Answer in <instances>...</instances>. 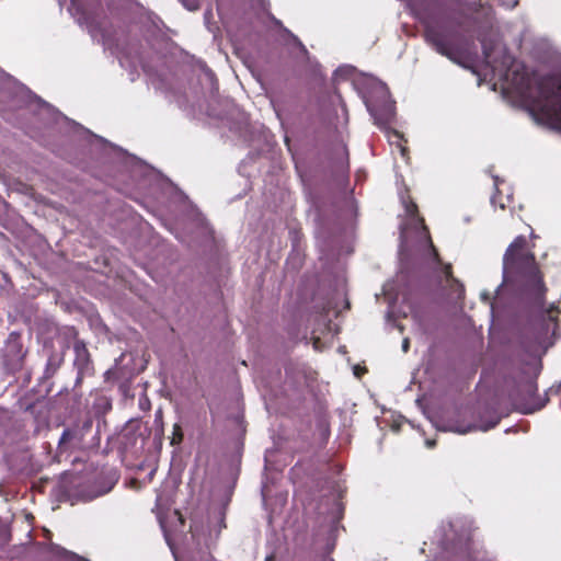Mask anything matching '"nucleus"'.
I'll list each match as a JSON object with an SVG mask.
<instances>
[{"instance_id": "nucleus-23", "label": "nucleus", "mask_w": 561, "mask_h": 561, "mask_svg": "<svg viewBox=\"0 0 561 561\" xmlns=\"http://www.w3.org/2000/svg\"><path fill=\"white\" fill-rule=\"evenodd\" d=\"M182 440V433H181V427L175 424L174 425V435H173V438H172V444H178Z\"/></svg>"}, {"instance_id": "nucleus-31", "label": "nucleus", "mask_w": 561, "mask_h": 561, "mask_svg": "<svg viewBox=\"0 0 561 561\" xmlns=\"http://www.w3.org/2000/svg\"><path fill=\"white\" fill-rule=\"evenodd\" d=\"M67 122H68V123H71L73 126H76V127H78V128H81V130H84V127L80 126L78 123H76V122H73V121H70L69 118H68V121H67ZM87 130H88V129H85V131H87Z\"/></svg>"}, {"instance_id": "nucleus-40", "label": "nucleus", "mask_w": 561, "mask_h": 561, "mask_svg": "<svg viewBox=\"0 0 561 561\" xmlns=\"http://www.w3.org/2000/svg\"><path fill=\"white\" fill-rule=\"evenodd\" d=\"M504 285H505V283H502V284L500 285L499 289L503 288V287H504Z\"/></svg>"}, {"instance_id": "nucleus-37", "label": "nucleus", "mask_w": 561, "mask_h": 561, "mask_svg": "<svg viewBox=\"0 0 561 561\" xmlns=\"http://www.w3.org/2000/svg\"><path fill=\"white\" fill-rule=\"evenodd\" d=\"M262 494L265 497V495H266V488L265 486H263V489H262Z\"/></svg>"}, {"instance_id": "nucleus-21", "label": "nucleus", "mask_w": 561, "mask_h": 561, "mask_svg": "<svg viewBox=\"0 0 561 561\" xmlns=\"http://www.w3.org/2000/svg\"><path fill=\"white\" fill-rule=\"evenodd\" d=\"M171 233H174L175 238L180 242L191 245L190 237L186 234V232H179V231L171 230Z\"/></svg>"}, {"instance_id": "nucleus-26", "label": "nucleus", "mask_w": 561, "mask_h": 561, "mask_svg": "<svg viewBox=\"0 0 561 561\" xmlns=\"http://www.w3.org/2000/svg\"><path fill=\"white\" fill-rule=\"evenodd\" d=\"M213 16V12L210 9L206 10L205 13H204V20H205V23L208 24L209 23V20L211 19Z\"/></svg>"}, {"instance_id": "nucleus-38", "label": "nucleus", "mask_w": 561, "mask_h": 561, "mask_svg": "<svg viewBox=\"0 0 561 561\" xmlns=\"http://www.w3.org/2000/svg\"><path fill=\"white\" fill-rule=\"evenodd\" d=\"M118 61H119V65H121L122 67H124L123 59H122V58H118Z\"/></svg>"}, {"instance_id": "nucleus-10", "label": "nucleus", "mask_w": 561, "mask_h": 561, "mask_svg": "<svg viewBox=\"0 0 561 561\" xmlns=\"http://www.w3.org/2000/svg\"><path fill=\"white\" fill-rule=\"evenodd\" d=\"M91 428V424L88 422L82 427L66 428L58 443L59 454L72 449H79L82 447L84 439V432Z\"/></svg>"}, {"instance_id": "nucleus-34", "label": "nucleus", "mask_w": 561, "mask_h": 561, "mask_svg": "<svg viewBox=\"0 0 561 561\" xmlns=\"http://www.w3.org/2000/svg\"><path fill=\"white\" fill-rule=\"evenodd\" d=\"M558 252H559L558 249L550 250L549 252L546 253V256H548L550 254H558Z\"/></svg>"}, {"instance_id": "nucleus-29", "label": "nucleus", "mask_w": 561, "mask_h": 561, "mask_svg": "<svg viewBox=\"0 0 561 561\" xmlns=\"http://www.w3.org/2000/svg\"><path fill=\"white\" fill-rule=\"evenodd\" d=\"M394 283H387L386 286L383 287V294L387 295L388 291L390 290V287L391 285H393Z\"/></svg>"}, {"instance_id": "nucleus-35", "label": "nucleus", "mask_w": 561, "mask_h": 561, "mask_svg": "<svg viewBox=\"0 0 561 561\" xmlns=\"http://www.w3.org/2000/svg\"><path fill=\"white\" fill-rule=\"evenodd\" d=\"M274 559V556L273 554H270L265 558V561H272Z\"/></svg>"}, {"instance_id": "nucleus-27", "label": "nucleus", "mask_w": 561, "mask_h": 561, "mask_svg": "<svg viewBox=\"0 0 561 561\" xmlns=\"http://www.w3.org/2000/svg\"><path fill=\"white\" fill-rule=\"evenodd\" d=\"M409 345H410L409 340L404 339L403 342H402V350H403V352H408Z\"/></svg>"}, {"instance_id": "nucleus-25", "label": "nucleus", "mask_w": 561, "mask_h": 561, "mask_svg": "<svg viewBox=\"0 0 561 561\" xmlns=\"http://www.w3.org/2000/svg\"><path fill=\"white\" fill-rule=\"evenodd\" d=\"M482 50H483V55H484V58L486 60H489L491 58V54L489 51V48L486 47V45L484 44V42H482Z\"/></svg>"}, {"instance_id": "nucleus-36", "label": "nucleus", "mask_w": 561, "mask_h": 561, "mask_svg": "<svg viewBox=\"0 0 561 561\" xmlns=\"http://www.w3.org/2000/svg\"><path fill=\"white\" fill-rule=\"evenodd\" d=\"M274 22H275L276 25H279V26L283 27L282 22L279 20L274 19Z\"/></svg>"}, {"instance_id": "nucleus-9", "label": "nucleus", "mask_w": 561, "mask_h": 561, "mask_svg": "<svg viewBox=\"0 0 561 561\" xmlns=\"http://www.w3.org/2000/svg\"><path fill=\"white\" fill-rule=\"evenodd\" d=\"M537 385L529 380L523 385V390L516 398V403L523 413H533L545 407L546 400H541L536 396Z\"/></svg>"}, {"instance_id": "nucleus-13", "label": "nucleus", "mask_w": 561, "mask_h": 561, "mask_svg": "<svg viewBox=\"0 0 561 561\" xmlns=\"http://www.w3.org/2000/svg\"><path fill=\"white\" fill-rule=\"evenodd\" d=\"M75 351V365L78 368L79 375L83 376L90 370V355L83 342L78 341L73 345Z\"/></svg>"}, {"instance_id": "nucleus-5", "label": "nucleus", "mask_w": 561, "mask_h": 561, "mask_svg": "<svg viewBox=\"0 0 561 561\" xmlns=\"http://www.w3.org/2000/svg\"><path fill=\"white\" fill-rule=\"evenodd\" d=\"M541 265L528 249L525 236H517L506 248L502 259V280H543Z\"/></svg>"}, {"instance_id": "nucleus-12", "label": "nucleus", "mask_w": 561, "mask_h": 561, "mask_svg": "<svg viewBox=\"0 0 561 561\" xmlns=\"http://www.w3.org/2000/svg\"><path fill=\"white\" fill-rule=\"evenodd\" d=\"M499 422H500V416L496 415L495 413H492V414H490L488 422L480 421L478 424L468 425V426L450 424V425L439 426L438 430L444 431V432L450 431V432H455L458 434H466V433H469L474 430L486 432V431L495 427L499 424Z\"/></svg>"}, {"instance_id": "nucleus-16", "label": "nucleus", "mask_w": 561, "mask_h": 561, "mask_svg": "<svg viewBox=\"0 0 561 561\" xmlns=\"http://www.w3.org/2000/svg\"><path fill=\"white\" fill-rule=\"evenodd\" d=\"M284 33L290 38L291 43L305 55H308V50L306 46L301 43V41L293 34L288 28L283 27Z\"/></svg>"}, {"instance_id": "nucleus-3", "label": "nucleus", "mask_w": 561, "mask_h": 561, "mask_svg": "<svg viewBox=\"0 0 561 561\" xmlns=\"http://www.w3.org/2000/svg\"><path fill=\"white\" fill-rule=\"evenodd\" d=\"M424 39L437 54L451 62L467 67L473 41L460 30V22L446 15H428L423 19Z\"/></svg>"}, {"instance_id": "nucleus-28", "label": "nucleus", "mask_w": 561, "mask_h": 561, "mask_svg": "<svg viewBox=\"0 0 561 561\" xmlns=\"http://www.w3.org/2000/svg\"><path fill=\"white\" fill-rule=\"evenodd\" d=\"M536 291L537 293H542L545 290L543 288V283H536Z\"/></svg>"}, {"instance_id": "nucleus-7", "label": "nucleus", "mask_w": 561, "mask_h": 561, "mask_svg": "<svg viewBox=\"0 0 561 561\" xmlns=\"http://www.w3.org/2000/svg\"><path fill=\"white\" fill-rule=\"evenodd\" d=\"M226 528L225 512L219 508L213 512L208 517L207 525L194 523L191 527L192 538L196 541L199 549L203 547L209 549L216 545L221 530Z\"/></svg>"}, {"instance_id": "nucleus-4", "label": "nucleus", "mask_w": 561, "mask_h": 561, "mask_svg": "<svg viewBox=\"0 0 561 561\" xmlns=\"http://www.w3.org/2000/svg\"><path fill=\"white\" fill-rule=\"evenodd\" d=\"M355 87L375 125L386 134L389 144L396 146L404 158L407 148L401 144L403 135L390 127L396 118V102L391 99L387 84L378 78L363 77L355 81Z\"/></svg>"}, {"instance_id": "nucleus-39", "label": "nucleus", "mask_w": 561, "mask_h": 561, "mask_svg": "<svg viewBox=\"0 0 561 561\" xmlns=\"http://www.w3.org/2000/svg\"><path fill=\"white\" fill-rule=\"evenodd\" d=\"M499 206H500V208H501V209H504V208H505V205H504L503 203H500V205H499Z\"/></svg>"}, {"instance_id": "nucleus-19", "label": "nucleus", "mask_w": 561, "mask_h": 561, "mask_svg": "<svg viewBox=\"0 0 561 561\" xmlns=\"http://www.w3.org/2000/svg\"><path fill=\"white\" fill-rule=\"evenodd\" d=\"M183 7L188 11H196L199 9L198 0H180Z\"/></svg>"}, {"instance_id": "nucleus-32", "label": "nucleus", "mask_w": 561, "mask_h": 561, "mask_svg": "<svg viewBox=\"0 0 561 561\" xmlns=\"http://www.w3.org/2000/svg\"><path fill=\"white\" fill-rule=\"evenodd\" d=\"M425 444H426V446H427L428 448H432V447H434V446H435V440L427 439V440L425 442Z\"/></svg>"}, {"instance_id": "nucleus-6", "label": "nucleus", "mask_w": 561, "mask_h": 561, "mask_svg": "<svg viewBox=\"0 0 561 561\" xmlns=\"http://www.w3.org/2000/svg\"><path fill=\"white\" fill-rule=\"evenodd\" d=\"M175 197L183 203V207L186 210L181 225H183L185 229H190L188 232L192 234L190 238L191 245L193 243L201 244L210 242L213 240L211 229L201 211L192 205L183 192H176Z\"/></svg>"}, {"instance_id": "nucleus-1", "label": "nucleus", "mask_w": 561, "mask_h": 561, "mask_svg": "<svg viewBox=\"0 0 561 561\" xmlns=\"http://www.w3.org/2000/svg\"><path fill=\"white\" fill-rule=\"evenodd\" d=\"M400 198L405 216L400 225V267L430 271L432 280H459L451 277V265L440 261L416 204L404 195Z\"/></svg>"}, {"instance_id": "nucleus-8", "label": "nucleus", "mask_w": 561, "mask_h": 561, "mask_svg": "<svg viewBox=\"0 0 561 561\" xmlns=\"http://www.w3.org/2000/svg\"><path fill=\"white\" fill-rule=\"evenodd\" d=\"M67 0H58L60 7L66 4ZM69 5L67 8L69 14L76 20V22L88 31L92 38L96 37L99 24L94 16L88 11L80 0H68Z\"/></svg>"}, {"instance_id": "nucleus-41", "label": "nucleus", "mask_w": 561, "mask_h": 561, "mask_svg": "<svg viewBox=\"0 0 561 561\" xmlns=\"http://www.w3.org/2000/svg\"><path fill=\"white\" fill-rule=\"evenodd\" d=\"M559 256H560V259H561V254H560Z\"/></svg>"}, {"instance_id": "nucleus-11", "label": "nucleus", "mask_w": 561, "mask_h": 561, "mask_svg": "<svg viewBox=\"0 0 561 561\" xmlns=\"http://www.w3.org/2000/svg\"><path fill=\"white\" fill-rule=\"evenodd\" d=\"M320 247V260L323 262V267L328 272V274H333L335 271H342L344 264L342 263L340 256L342 252L344 254H350L353 249L347 247L346 249L339 250L337 253L333 249H329V244L322 243Z\"/></svg>"}, {"instance_id": "nucleus-22", "label": "nucleus", "mask_w": 561, "mask_h": 561, "mask_svg": "<svg viewBox=\"0 0 561 561\" xmlns=\"http://www.w3.org/2000/svg\"><path fill=\"white\" fill-rule=\"evenodd\" d=\"M156 508H157V518H158L161 527L164 528L163 518H162L161 497L160 496H158V499H157Z\"/></svg>"}, {"instance_id": "nucleus-14", "label": "nucleus", "mask_w": 561, "mask_h": 561, "mask_svg": "<svg viewBox=\"0 0 561 561\" xmlns=\"http://www.w3.org/2000/svg\"><path fill=\"white\" fill-rule=\"evenodd\" d=\"M334 77L336 80H351L352 81V85L354 88V90L358 93V90L357 88L355 87V81L359 78H374L373 76H368V75H365V73H358L356 68L351 66V65H343V66H340L335 71H334Z\"/></svg>"}, {"instance_id": "nucleus-24", "label": "nucleus", "mask_w": 561, "mask_h": 561, "mask_svg": "<svg viewBox=\"0 0 561 561\" xmlns=\"http://www.w3.org/2000/svg\"><path fill=\"white\" fill-rule=\"evenodd\" d=\"M87 133H88V134H90L92 137H94V138L99 139L100 141H102V142H104V144H107V145H110V146H112V147H114V148H117L116 146H114V145L110 144V142H108L106 139H104L103 137H100V136H98V135H95V134H92V133H90L89 130H87Z\"/></svg>"}, {"instance_id": "nucleus-33", "label": "nucleus", "mask_w": 561, "mask_h": 561, "mask_svg": "<svg viewBox=\"0 0 561 561\" xmlns=\"http://www.w3.org/2000/svg\"><path fill=\"white\" fill-rule=\"evenodd\" d=\"M335 508H336L337 514H341V513H342V510H343V508H342L341 503H335Z\"/></svg>"}, {"instance_id": "nucleus-30", "label": "nucleus", "mask_w": 561, "mask_h": 561, "mask_svg": "<svg viewBox=\"0 0 561 561\" xmlns=\"http://www.w3.org/2000/svg\"><path fill=\"white\" fill-rule=\"evenodd\" d=\"M450 527H451L453 531H455V534H456V535L459 537V539L461 540V539L463 538V535H462V534L458 535V531H457L456 526H455L454 524H450Z\"/></svg>"}, {"instance_id": "nucleus-18", "label": "nucleus", "mask_w": 561, "mask_h": 561, "mask_svg": "<svg viewBox=\"0 0 561 561\" xmlns=\"http://www.w3.org/2000/svg\"><path fill=\"white\" fill-rule=\"evenodd\" d=\"M93 41H96V42H101L103 47H104V50H107V49H112L111 48V45H110V39L106 37V35L101 31V28L99 27L98 32H96V37L95 38H92ZM111 54H114V50H111Z\"/></svg>"}, {"instance_id": "nucleus-17", "label": "nucleus", "mask_w": 561, "mask_h": 561, "mask_svg": "<svg viewBox=\"0 0 561 561\" xmlns=\"http://www.w3.org/2000/svg\"><path fill=\"white\" fill-rule=\"evenodd\" d=\"M553 309H554V307L551 306V308L549 310H547V316H548V320H549V323L547 324V332L550 331V327H551L552 335H554L557 333V328H558V324L556 322V316L553 313Z\"/></svg>"}, {"instance_id": "nucleus-2", "label": "nucleus", "mask_w": 561, "mask_h": 561, "mask_svg": "<svg viewBox=\"0 0 561 561\" xmlns=\"http://www.w3.org/2000/svg\"><path fill=\"white\" fill-rule=\"evenodd\" d=\"M505 89H513L528 103V112L541 125L561 128V81L549 77L541 79L535 93L530 89V78L519 73V65L514 64L502 75Z\"/></svg>"}, {"instance_id": "nucleus-20", "label": "nucleus", "mask_w": 561, "mask_h": 561, "mask_svg": "<svg viewBox=\"0 0 561 561\" xmlns=\"http://www.w3.org/2000/svg\"><path fill=\"white\" fill-rule=\"evenodd\" d=\"M493 180H494L493 186H494L495 193L491 196L490 203L492 206H495L496 205V194L499 193V185H500V183L503 182V180H501L497 175H494Z\"/></svg>"}, {"instance_id": "nucleus-15", "label": "nucleus", "mask_w": 561, "mask_h": 561, "mask_svg": "<svg viewBox=\"0 0 561 561\" xmlns=\"http://www.w3.org/2000/svg\"><path fill=\"white\" fill-rule=\"evenodd\" d=\"M26 92L31 98L35 99L38 102L41 108L45 111L47 114H49L56 123H58L59 121H68L67 116L61 114L59 111L55 110L50 104H48L37 95L33 94L30 90H26Z\"/></svg>"}]
</instances>
